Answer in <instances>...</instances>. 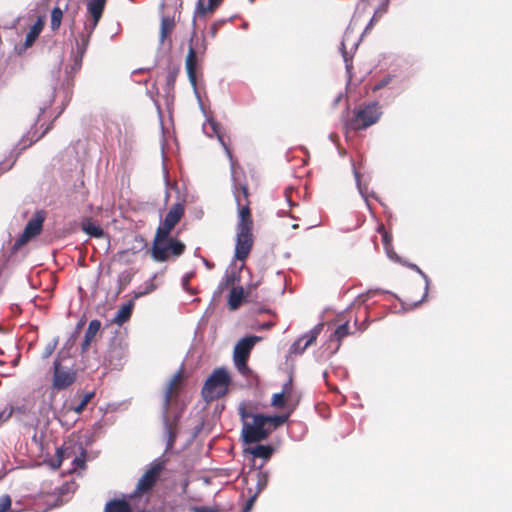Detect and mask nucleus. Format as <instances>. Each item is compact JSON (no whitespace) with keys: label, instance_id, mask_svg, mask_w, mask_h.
I'll return each instance as SVG.
<instances>
[{"label":"nucleus","instance_id":"obj_1","mask_svg":"<svg viewBox=\"0 0 512 512\" xmlns=\"http://www.w3.org/2000/svg\"><path fill=\"white\" fill-rule=\"evenodd\" d=\"M207 50V42L204 36H197L195 29L193 28L192 34L189 40L188 52L185 60V68L190 84L192 85L196 96L199 98L197 93V78L196 69L198 61L202 58Z\"/></svg>","mask_w":512,"mask_h":512},{"label":"nucleus","instance_id":"obj_2","mask_svg":"<svg viewBox=\"0 0 512 512\" xmlns=\"http://www.w3.org/2000/svg\"><path fill=\"white\" fill-rule=\"evenodd\" d=\"M185 251V244L180 240L156 233L151 256L156 262H165L170 256L178 257Z\"/></svg>","mask_w":512,"mask_h":512},{"label":"nucleus","instance_id":"obj_3","mask_svg":"<svg viewBox=\"0 0 512 512\" xmlns=\"http://www.w3.org/2000/svg\"><path fill=\"white\" fill-rule=\"evenodd\" d=\"M230 382V376L225 368L215 369L202 388L203 398L206 401H211L222 397L227 392Z\"/></svg>","mask_w":512,"mask_h":512},{"label":"nucleus","instance_id":"obj_4","mask_svg":"<svg viewBox=\"0 0 512 512\" xmlns=\"http://www.w3.org/2000/svg\"><path fill=\"white\" fill-rule=\"evenodd\" d=\"M382 115L378 102L360 105L355 109V116L349 122L353 130H363L377 123Z\"/></svg>","mask_w":512,"mask_h":512},{"label":"nucleus","instance_id":"obj_5","mask_svg":"<svg viewBox=\"0 0 512 512\" xmlns=\"http://www.w3.org/2000/svg\"><path fill=\"white\" fill-rule=\"evenodd\" d=\"M272 429L268 428L263 414L253 415L252 422H245L242 426L241 437L244 443H259L266 440L271 434Z\"/></svg>","mask_w":512,"mask_h":512},{"label":"nucleus","instance_id":"obj_6","mask_svg":"<svg viewBox=\"0 0 512 512\" xmlns=\"http://www.w3.org/2000/svg\"><path fill=\"white\" fill-rule=\"evenodd\" d=\"M77 379V370L73 366L62 364L60 357L53 362L52 388L62 391L72 386Z\"/></svg>","mask_w":512,"mask_h":512},{"label":"nucleus","instance_id":"obj_7","mask_svg":"<svg viewBox=\"0 0 512 512\" xmlns=\"http://www.w3.org/2000/svg\"><path fill=\"white\" fill-rule=\"evenodd\" d=\"M253 235L252 228L242 227L236 228V245H235V258L244 261L252 248Z\"/></svg>","mask_w":512,"mask_h":512},{"label":"nucleus","instance_id":"obj_8","mask_svg":"<svg viewBox=\"0 0 512 512\" xmlns=\"http://www.w3.org/2000/svg\"><path fill=\"white\" fill-rule=\"evenodd\" d=\"M13 410L16 420L24 426H32L38 421L35 402L31 398L24 399L21 404L13 406Z\"/></svg>","mask_w":512,"mask_h":512},{"label":"nucleus","instance_id":"obj_9","mask_svg":"<svg viewBox=\"0 0 512 512\" xmlns=\"http://www.w3.org/2000/svg\"><path fill=\"white\" fill-rule=\"evenodd\" d=\"M163 469L162 463L151 466L138 480L135 491L129 495L130 498L149 491L156 483L160 472Z\"/></svg>","mask_w":512,"mask_h":512},{"label":"nucleus","instance_id":"obj_10","mask_svg":"<svg viewBox=\"0 0 512 512\" xmlns=\"http://www.w3.org/2000/svg\"><path fill=\"white\" fill-rule=\"evenodd\" d=\"M323 323H318L310 331L299 337L289 349L292 355H302L305 350L312 345L323 329Z\"/></svg>","mask_w":512,"mask_h":512},{"label":"nucleus","instance_id":"obj_11","mask_svg":"<svg viewBox=\"0 0 512 512\" xmlns=\"http://www.w3.org/2000/svg\"><path fill=\"white\" fill-rule=\"evenodd\" d=\"M184 214V206L181 203H174L165 216L164 221L157 228L156 233L170 235L172 229L180 221Z\"/></svg>","mask_w":512,"mask_h":512},{"label":"nucleus","instance_id":"obj_12","mask_svg":"<svg viewBox=\"0 0 512 512\" xmlns=\"http://www.w3.org/2000/svg\"><path fill=\"white\" fill-rule=\"evenodd\" d=\"M203 131L204 133L208 136V137H213V136H216L219 143L221 144V146L223 147L226 155L228 156L229 160H230V164H231V170L232 172L234 171V160H233V156H232V153L229 149V147L227 146V144L225 143L224 141V138L221 134V131H220V125L212 118H208L207 119V123H205L203 125Z\"/></svg>","mask_w":512,"mask_h":512},{"label":"nucleus","instance_id":"obj_13","mask_svg":"<svg viewBox=\"0 0 512 512\" xmlns=\"http://www.w3.org/2000/svg\"><path fill=\"white\" fill-rule=\"evenodd\" d=\"M260 340L259 336H247L240 339L234 347L233 359H248L250 351Z\"/></svg>","mask_w":512,"mask_h":512},{"label":"nucleus","instance_id":"obj_14","mask_svg":"<svg viewBox=\"0 0 512 512\" xmlns=\"http://www.w3.org/2000/svg\"><path fill=\"white\" fill-rule=\"evenodd\" d=\"M106 0H87L86 8L90 15V19L86 23L92 26H97L105 8Z\"/></svg>","mask_w":512,"mask_h":512},{"label":"nucleus","instance_id":"obj_15","mask_svg":"<svg viewBox=\"0 0 512 512\" xmlns=\"http://www.w3.org/2000/svg\"><path fill=\"white\" fill-rule=\"evenodd\" d=\"M263 464L260 465L253 473L246 477V481L255 482V489L252 493L259 495L267 486L269 481V472L262 470Z\"/></svg>","mask_w":512,"mask_h":512},{"label":"nucleus","instance_id":"obj_16","mask_svg":"<svg viewBox=\"0 0 512 512\" xmlns=\"http://www.w3.org/2000/svg\"><path fill=\"white\" fill-rule=\"evenodd\" d=\"M126 354L127 352L124 346L114 343L111 345L106 358L111 366L120 369L124 364Z\"/></svg>","mask_w":512,"mask_h":512},{"label":"nucleus","instance_id":"obj_17","mask_svg":"<svg viewBox=\"0 0 512 512\" xmlns=\"http://www.w3.org/2000/svg\"><path fill=\"white\" fill-rule=\"evenodd\" d=\"M43 29V23L41 20H38L34 23V25L30 28L29 32L25 37V41L22 45L16 46L15 50L17 54H23L29 47H31L36 39L39 37L41 31Z\"/></svg>","mask_w":512,"mask_h":512},{"label":"nucleus","instance_id":"obj_18","mask_svg":"<svg viewBox=\"0 0 512 512\" xmlns=\"http://www.w3.org/2000/svg\"><path fill=\"white\" fill-rule=\"evenodd\" d=\"M97 26H92L89 23H84L83 31L76 37V51L85 54L90 42V38Z\"/></svg>","mask_w":512,"mask_h":512},{"label":"nucleus","instance_id":"obj_19","mask_svg":"<svg viewBox=\"0 0 512 512\" xmlns=\"http://www.w3.org/2000/svg\"><path fill=\"white\" fill-rule=\"evenodd\" d=\"M175 28V20L170 16H162L160 29H159V46L165 44L169 40V46H171V40L169 39L171 33Z\"/></svg>","mask_w":512,"mask_h":512},{"label":"nucleus","instance_id":"obj_20","mask_svg":"<svg viewBox=\"0 0 512 512\" xmlns=\"http://www.w3.org/2000/svg\"><path fill=\"white\" fill-rule=\"evenodd\" d=\"M235 200L239 207V211H238L239 221L237 223L236 228H242V227L253 228V222L251 219L250 208H249L248 204L241 206V199L236 191H235Z\"/></svg>","mask_w":512,"mask_h":512},{"label":"nucleus","instance_id":"obj_21","mask_svg":"<svg viewBox=\"0 0 512 512\" xmlns=\"http://www.w3.org/2000/svg\"><path fill=\"white\" fill-rule=\"evenodd\" d=\"M44 222V216L37 212L26 224L24 232L30 235L32 238L37 236L41 230Z\"/></svg>","mask_w":512,"mask_h":512},{"label":"nucleus","instance_id":"obj_22","mask_svg":"<svg viewBox=\"0 0 512 512\" xmlns=\"http://www.w3.org/2000/svg\"><path fill=\"white\" fill-rule=\"evenodd\" d=\"M134 308V301L130 300L127 303L123 304L119 310L117 311L116 315L112 319V322L121 326L125 322H127L131 315Z\"/></svg>","mask_w":512,"mask_h":512},{"label":"nucleus","instance_id":"obj_23","mask_svg":"<svg viewBox=\"0 0 512 512\" xmlns=\"http://www.w3.org/2000/svg\"><path fill=\"white\" fill-rule=\"evenodd\" d=\"M274 450L275 449L272 445L257 444L254 447L246 449V452L251 454L254 458H262L267 461L273 455Z\"/></svg>","mask_w":512,"mask_h":512},{"label":"nucleus","instance_id":"obj_24","mask_svg":"<svg viewBox=\"0 0 512 512\" xmlns=\"http://www.w3.org/2000/svg\"><path fill=\"white\" fill-rule=\"evenodd\" d=\"M100 328H101V322L99 320L94 319V320L90 321L88 328L85 332L84 340L81 344L82 352H85L88 349L91 341L96 336V334L99 332Z\"/></svg>","mask_w":512,"mask_h":512},{"label":"nucleus","instance_id":"obj_25","mask_svg":"<svg viewBox=\"0 0 512 512\" xmlns=\"http://www.w3.org/2000/svg\"><path fill=\"white\" fill-rule=\"evenodd\" d=\"M181 372H177L174 374V376L169 380L165 393H164V400H163V410H165V413H168L169 406L171 402V397L173 393L174 387L178 384V382L181 380Z\"/></svg>","mask_w":512,"mask_h":512},{"label":"nucleus","instance_id":"obj_26","mask_svg":"<svg viewBox=\"0 0 512 512\" xmlns=\"http://www.w3.org/2000/svg\"><path fill=\"white\" fill-rule=\"evenodd\" d=\"M245 297L244 289L241 286L233 287L229 293L228 306L231 310H236L242 304Z\"/></svg>","mask_w":512,"mask_h":512},{"label":"nucleus","instance_id":"obj_27","mask_svg":"<svg viewBox=\"0 0 512 512\" xmlns=\"http://www.w3.org/2000/svg\"><path fill=\"white\" fill-rule=\"evenodd\" d=\"M105 512H132L131 506L125 499H113L106 503Z\"/></svg>","mask_w":512,"mask_h":512},{"label":"nucleus","instance_id":"obj_28","mask_svg":"<svg viewBox=\"0 0 512 512\" xmlns=\"http://www.w3.org/2000/svg\"><path fill=\"white\" fill-rule=\"evenodd\" d=\"M82 230L87 235L94 238H101L104 235L103 229L99 225H96L94 222H92L90 219H85L82 222Z\"/></svg>","mask_w":512,"mask_h":512},{"label":"nucleus","instance_id":"obj_29","mask_svg":"<svg viewBox=\"0 0 512 512\" xmlns=\"http://www.w3.org/2000/svg\"><path fill=\"white\" fill-rule=\"evenodd\" d=\"M408 267L411 268L412 270L416 271L424 280L425 282V291H424V295L422 297L421 300L417 301V302H414L411 306V309L413 308H416L418 307L422 302H424L427 298V295H428V290H429V286H430V279L429 277L427 276L426 273H424L416 264H413V263H409L408 264Z\"/></svg>","mask_w":512,"mask_h":512},{"label":"nucleus","instance_id":"obj_30","mask_svg":"<svg viewBox=\"0 0 512 512\" xmlns=\"http://www.w3.org/2000/svg\"><path fill=\"white\" fill-rule=\"evenodd\" d=\"M288 418H289V414L273 415V416L263 414V419L265 420L266 425L268 426V428H271L272 431L274 429L278 428L279 426L283 425L288 420Z\"/></svg>","mask_w":512,"mask_h":512},{"label":"nucleus","instance_id":"obj_31","mask_svg":"<svg viewBox=\"0 0 512 512\" xmlns=\"http://www.w3.org/2000/svg\"><path fill=\"white\" fill-rule=\"evenodd\" d=\"M222 2V0H208V4L205 5L203 0H198L196 13L205 16L207 12H212Z\"/></svg>","mask_w":512,"mask_h":512},{"label":"nucleus","instance_id":"obj_32","mask_svg":"<svg viewBox=\"0 0 512 512\" xmlns=\"http://www.w3.org/2000/svg\"><path fill=\"white\" fill-rule=\"evenodd\" d=\"M239 281V272L237 271H231L226 272L224 278L218 285L219 292L223 291L228 286L234 285L236 282Z\"/></svg>","mask_w":512,"mask_h":512},{"label":"nucleus","instance_id":"obj_33","mask_svg":"<svg viewBox=\"0 0 512 512\" xmlns=\"http://www.w3.org/2000/svg\"><path fill=\"white\" fill-rule=\"evenodd\" d=\"M167 414L168 413H165V410H163L164 429L168 436L167 443H166V451L172 449V447L174 445L175 438H176L175 433L171 429Z\"/></svg>","mask_w":512,"mask_h":512},{"label":"nucleus","instance_id":"obj_34","mask_svg":"<svg viewBox=\"0 0 512 512\" xmlns=\"http://www.w3.org/2000/svg\"><path fill=\"white\" fill-rule=\"evenodd\" d=\"M63 18V9L59 6H56L51 11V29L57 30L60 25Z\"/></svg>","mask_w":512,"mask_h":512},{"label":"nucleus","instance_id":"obj_35","mask_svg":"<svg viewBox=\"0 0 512 512\" xmlns=\"http://www.w3.org/2000/svg\"><path fill=\"white\" fill-rule=\"evenodd\" d=\"M395 75L394 74H387L385 75L382 79L378 80L375 85L373 86V91L376 92V91H379L385 87H388L390 84L393 83L394 79H395Z\"/></svg>","mask_w":512,"mask_h":512},{"label":"nucleus","instance_id":"obj_36","mask_svg":"<svg viewBox=\"0 0 512 512\" xmlns=\"http://www.w3.org/2000/svg\"><path fill=\"white\" fill-rule=\"evenodd\" d=\"M84 55L85 54L77 51L73 52V63L70 66L69 73L75 74L81 69Z\"/></svg>","mask_w":512,"mask_h":512},{"label":"nucleus","instance_id":"obj_37","mask_svg":"<svg viewBox=\"0 0 512 512\" xmlns=\"http://www.w3.org/2000/svg\"><path fill=\"white\" fill-rule=\"evenodd\" d=\"M32 237L26 234L24 231L22 234L16 239L12 246V253H15L19 250L23 245H25Z\"/></svg>","mask_w":512,"mask_h":512},{"label":"nucleus","instance_id":"obj_38","mask_svg":"<svg viewBox=\"0 0 512 512\" xmlns=\"http://www.w3.org/2000/svg\"><path fill=\"white\" fill-rule=\"evenodd\" d=\"M349 28L346 30L345 34H344V37H343V40L341 42V51H342V56H343V59H344V62L346 63V68L347 70H349L351 64L349 63V59H348V56H347V52H346V45H347V42L349 40Z\"/></svg>","mask_w":512,"mask_h":512},{"label":"nucleus","instance_id":"obj_39","mask_svg":"<svg viewBox=\"0 0 512 512\" xmlns=\"http://www.w3.org/2000/svg\"><path fill=\"white\" fill-rule=\"evenodd\" d=\"M349 334V325L348 323H343L341 325H339L336 330L334 331V334L333 336L337 339V340H342L345 336H347Z\"/></svg>","mask_w":512,"mask_h":512},{"label":"nucleus","instance_id":"obj_40","mask_svg":"<svg viewBox=\"0 0 512 512\" xmlns=\"http://www.w3.org/2000/svg\"><path fill=\"white\" fill-rule=\"evenodd\" d=\"M354 176H355V180H356L357 189H358L360 195L362 196V198L364 199L367 207L370 209V204L368 202V197H367L366 192H365L366 188L362 187V184H361V181H360V174H359V172L356 169H354Z\"/></svg>","mask_w":512,"mask_h":512},{"label":"nucleus","instance_id":"obj_41","mask_svg":"<svg viewBox=\"0 0 512 512\" xmlns=\"http://www.w3.org/2000/svg\"><path fill=\"white\" fill-rule=\"evenodd\" d=\"M94 397V392H88L86 393L81 402L75 406L73 408V410L76 412V413H81L83 411V409L85 408V406L91 401V399Z\"/></svg>","mask_w":512,"mask_h":512},{"label":"nucleus","instance_id":"obj_42","mask_svg":"<svg viewBox=\"0 0 512 512\" xmlns=\"http://www.w3.org/2000/svg\"><path fill=\"white\" fill-rule=\"evenodd\" d=\"M13 411L12 405H7L2 411H0V426L12 417Z\"/></svg>","mask_w":512,"mask_h":512},{"label":"nucleus","instance_id":"obj_43","mask_svg":"<svg viewBox=\"0 0 512 512\" xmlns=\"http://www.w3.org/2000/svg\"><path fill=\"white\" fill-rule=\"evenodd\" d=\"M57 345H58V339L57 338H55L51 342H49L45 346V348H44V352L42 354V358L46 359V358L50 357L53 354V352L55 351Z\"/></svg>","mask_w":512,"mask_h":512},{"label":"nucleus","instance_id":"obj_44","mask_svg":"<svg viewBox=\"0 0 512 512\" xmlns=\"http://www.w3.org/2000/svg\"><path fill=\"white\" fill-rule=\"evenodd\" d=\"M234 360V364L236 366V368L238 369V371L243 374V375H246L247 373H249L250 369L249 367L247 366V360L248 359H233Z\"/></svg>","mask_w":512,"mask_h":512},{"label":"nucleus","instance_id":"obj_45","mask_svg":"<svg viewBox=\"0 0 512 512\" xmlns=\"http://www.w3.org/2000/svg\"><path fill=\"white\" fill-rule=\"evenodd\" d=\"M285 404V395L284 393H275L273 396H272V400H271V405L276 407V408H281L283 407Z\"/></svg>","mask_w":512,"mask_h":512},{"label":"nucleus","instance_id":"obj_46","mask_svg":"<svg viewBox=\"0 0 512 512\" xmlns=\"http://www.w3.org/2000/svg\"><path fill=\"white\" fill-rule=\"evenodd\" d=\"M11 507V498L5 494L0 497V512H7Z\"/></svg>","mask_w":512,"mask_h":512},{"label":"nucleus","instance_id":"obj_47","mask_svg":"<svg viewBox=\"0 0 512 512\" xmlns=\"http://www.w3.org/2000/svg\"><path fill=\"white\" fill-rule=\"evenodd\" d=\"M248 494H249V499L247 500L244 508H243V511L244 512H248L250 511V509L252 508L256 498L258 497L257 494H254L252 493V488H248Z\"/></svg>","mask_w":512,"mask_h":512},{"label":"nucleus","instance_id":"obj_48","mask_svg":"<svg viewBox=\"0 0 512 512\" xmlns=\"http://www.w3.org/2000/svg\"><path fill=\"white\" fill-rule=\"evenodd\" d=\"M239 416L241 418L242 424L248 422V419L251 418L253 420V413L248 412L244 406H240L238 409Z\"/></svg>","mask_w":512,"mask_h":512},{"label":"nucleus","instance_id":"obj_49","mask_svg":"<svg viewBox=\"0 0 512 512\" xmlns=\"http://www.w3.org/2000/svg\"><path fill=\"white\" fill-rule=\"evenodd\" d=\"M156 277L157 274H154L148 281L145 282L144 290L146 291L147 294L153 292L157 288V285L154 283V279Z\"/></svg>","mask_w":512,"mask_h":512},{"label":"nucleus","instance_id":"obj_50","mask_svg":"<svg viewBox=\"0 0 512 512\" xmlns=\"http://www.w3.org/2000/svg\"><path fill=\"white\" fill-rule=\"evenodd\" d=\"M176 74L174 72H169L166 77V86L168 89H172L175 83Z\"/></svg>","mask_w":512,"mask_h":512},{"label":"nucleus","instance_id":"obj_51","mask_svg":"<svg viewBox=\"0 0 512 512\" xmlns=\"http://www.w3.org/2000/svg\"><path fill=\"white\" fill-rule=\"evenodd\" d=\"M292 390V380L289 379L287 382L283 384L281 393H284L285 396H288Z\"/></svg>","mask_w":512,"mask_h":512},{"label":"nucleus","instance_id":"obj_52","mask_svg":"<svg viewBox=\"0 0 512 512\" xmlns=\"http://www.w3.org/2000/svg\"><path fill=\"white\" fill-rule=\"evenodd\" d=\"M193 512H216L214 509L206 506H194L191 508Z\"/></svg>","mask_w":512,"mask_h":512},{"label":"nucleus","instance_id":"obj_53","mask_svg":"<svg viewBox=\"0 0 512 512\" xmlns=\"http://www.w3.org/2000/svg\"><path fill=\"white\" fill-rule=\"evenodd\" d=\"M192 277V273H186L183 277H182V286L185 290L188 289V285H189V281Z\"/></svg>","mask_w":512,"mask_h":512},{"label":"nucleus","instance_id":"obj_54","mask_svg":"<svg viewBox=\"0 0 512 512\" xmlns=\"http://www.w3.org/2000/svg\"><path fill=\"white\" fill-rule=\"evenodd\" d=\"M382 240L385 245V248H387V247H389V245L391 243L392 236L390 234H388L387 232H384Z\"/></svg>","mask_w":512,"mask_h":512},{"label":"nucleus","instance_id":"obj_55","mask_svg":"<svg viewBox=\"0 0 512 512\" xmlns=\"http://www.w3.org/2000/svg\"><path fill=\"white\" fill-rule=\"evenodd\" d=\"M386 252H387L388 257H389L391 260L398 261V256H397V254H396L392 249H390L389 247H387V248H386Z\"/></svg>","mask_w":512,"mask_h":512},{"label":"nucleus","instance_id":"obj_56","mask_svg":"<svg viewBox=\"0 0 512 512\" xmlns=\"http://www.w3.org/2000/svg\"><path fill=\"white\" fill-rule=\"evenodd\" d=\"M77 466L83 468L85 466V460L84 458L76 457L73 461Z\"/></svg>","mask_w":512,"mask_h":512},{"label":"nucleus","instance_id":"obj_57","mask_svg":"<svg viewBox=\"0 0 512 512\" xmlns=\"http://www.w3.org/2000/svg\"><path fill=\"white\" fill-rule=\"evenodd\" d=\"M145 295H147V293H146V291L144 289L143 290H137V291L134 292V298L135 299H138V298L143 297Z\"/></svg>","mask_w":512,"mask_h":512},{"label":"nucleus","instance_id":"obj_58","mask_svg":"<svg viewBox=\"0 0 512 512\" xmlns=\"http://www.w3.org/2000/svg\"><path fill=\"white\" fill-rule=\"evenodd\" d=\"M135 241L139 242V244H140V247H141V248H142V247H144V246H146V243H145V241H144V238H143L141 235H137V236L135 237Z\"/></svg>","mask_w":512,"mask_h":512},{"label":"nucleus","instance_id":"obj_59","mask_svg":"<svg viewBox=\"0 0 512 512\" xmlns=\"http://www.w3.org/2000/svg\"><path fill=\"white\" fill-rule=\"evenodd\" d=\"M273 326L272 322H264L260 325V328L263 330H269Z\"/></svg>","mask_w":512,"mask_h":512},{"label":"nucleus","instance_id":"obj_60","mask_svg":"<svg viewBox=\"0 0 512 512\" xmlns=\"http://www.w3.org/2000/svg\"><path fill=\"white\" fill-rule=\"evenodd\" d=\"M48 129H49V127L46 128V130L41 134L40 138L48 131ZM38 139H39V137L35 140H30L28 144H26V142L24 140H22L24 143L23 148H26L27 146L31 145L33 143V141H37Z\"/></svg>","mask_w":512,"mask_h":512},{"label":"nucleus","instance_id":"obj_61","mask_svg":"<svg viewBox=\"0 0 512 512\" xmlns=\"http://www.w3.org/2000/svg\"><path fill=\"white\" fill-rule=\"evenodd\" d=\"M241 190H242L244 198H247V196H248V188H247V186L243 185L241 187Z\"/></svg>","mask_w":512,"mask_h":512},{"label":"nucleus","instance_id":"obj_62","mask_svg":"<svg viewBox=\"0 0 512 512\" xmlns=\"http://www.w3.org/2000/svg\"><path fill=\"white\" fill-rule=\"evenodd\" d=\"M378 293H380V290L368 291V294H371V295H375V294H378Z\"/></svg>","mask_w":512,"mask_h":512},{"label":"nucleus","instance_id":"obj_63","mask_svg":"<svg viewBox=\"0 0 512 512\" xmlns=\"http://www.w3.org/2000/svg\"><path fill=\"white\" fill-rule=\"evenodd\" d=\"M11 166H12V165H9V166H7L6 168H3V169L1 170V173H2V172H4V171L9 170V169L11 168Z\"/></svg>","mask_w":512,"mask_h":512},{"label":"nucleus","instance_id":"obj_64","mask_svg":"<svg viewBox=\"0 0 512 512\" xmlns=\"http://www.w3.org/2000/svg\"><path fill=\"white\" fill-rule=\"evenodd\" d=\"M292 228H293V229L298 228V224H293V225H292Z\"/></svg>","mask_w":512,"mask_h":512}]
</instances>
